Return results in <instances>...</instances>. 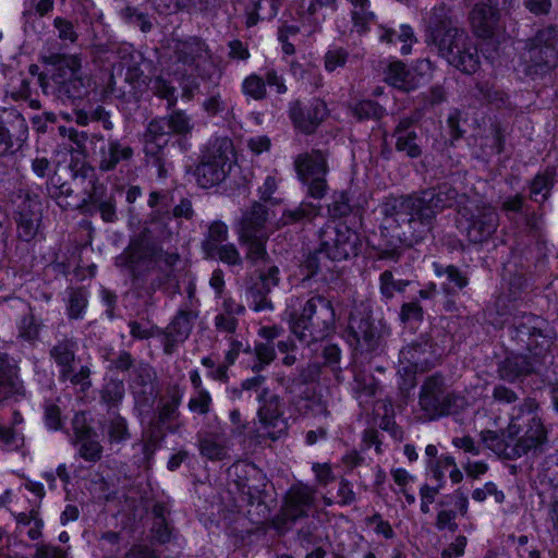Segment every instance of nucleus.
Listing matches in <instances>:
<instances>
[{
  "instance_id": "f257e3e1",
  "label": "nucleus",
  "mask_w": 558,
  "mask_h": 558,
  "mask_svg": "<svg viewBox=\"0 0 558 558\" xmlns=\"http://www.w3.org/2000/svg\"><path fill=\"white\" fill-rule=\"evenodd\" d=\"M470 199L449 183L423 191L420 195L388 198L383 205L385 215V234L393 242H403L408 247L418 243L430 232L438 213L454 204Z\"/></svg>"
},
{
  "instance_id": "f03ea898",
  "label": "nucleus",
  "mask_w": 558,
  "mask_h": 558,
  "mask_svg": "<svg viewBox=\"0 0 558 558\" xmlns=\"http://www.w3.org/2000/svg\"><path fill=\"white\" fill-rule=\"evenodd\" d=\"M50 59L38 81L45 95L64 106H71L70 110L61 112L62 118L69 123L74 121L78 126H87L89 122H102L106 130H111L109 113L100 105L94 108L87 98L90 80L84 75L81 60L65 54L52 56Z\"/></svg>"
},
{
  "instance_id": "7ed1b4c3",
  "label": "nucleus",
  "mask_w": 558,
  "mask_h": 558,
  "mask_svg": "<svg viewBox=\"0 0 558 558\" xmlns=\"http://www.w3.org/2000/svg\"><path fill=\"white\" fill-rule=\"evenodd\" d=\"M192 131L190 117L180 109L148 122L143 134V150L146 163L156 169L159 178L167 177L166 159L171 149L179 154L191 149Z\"/></svg>"
},
{
  "instance_id": "20e7f679",
  "label": "nucleus",
  "mask_w": 558,
  "mask_h": 558,
  "mask_svg": "<svg viewBox=\"0 0 558 558\" xmlns=\"http://www.w3.org/2000/svg\"><path fill=\"white\" fill-rule=\"evenodd\" d=\"M426 43L435 46L439 54L462 73L474 74L480 69L481 58L476 45L450 17L437 14L430 17Z\"/></svg>"
},
{
  "instance_id": "39448f33",
  "label": "nucleus",
  "mask_w": 558,
  "mask_h": 558,
  "mask_svg": "<svg viewBox=\"0 0 558 558\" xmlns=\"http://www.w3.org/2000/svg\"><path fill=\"white\" fill-rule=\"evenodd\" d=\"M119 61L117 70L124 74L126 83L147 87L153 95L166 101L167 109H172L178 102V92L172 82L162 77L154 76L156 64L146 58L143 52L135 49L133 45L123 46L118 51Z\"/></svg>"
},
{
  "instance_id": "423d86ee",
  "label": "nucleus",
  "mask_w": 558,
  "mask_h": 558,
  "mask_svg": "<svg viewBox=\"0 0 558 558\" xmlns=\"http://www.w3.org/2000/svg\"><path fill=\"white\" fill-rule=\"evenodd\" d=\"M335 310L331 302L323 295L306 300L301 310L289 314V328L302 344L323 340L335 327Z\"/></svg>"
},
{
  "instance_id": "0eeeda50",
  "label": "nucleus",
  "mask_w": 558,
  "mask_h": 558,
  "mask_svg": "<svg viewBox=\"0 0 558 558\" xmlns=\"http://www.w3.org/2000/svg\"><path fill=\"white\" fill-rule=\"evenodd\" d=\"M236 162L233 141L228 136H217L210 140L202 153V159L196 166L194 175L202 189L220 184Z\"/></svg>"
},
{
  "instance_id": "6e6552de",
  "label": "nucleus",
  "mask_w": 558,
  "mask_h": 558,
  "mask_svg": "<svg viewBox=\"0 0 558 558\" xmlns=\"http://www.w3.org/2000/svg\"><path fill=\"white\" fill-rule=\"evenodd\" d=\"M90 187L86 191V197L83 198L82 211L95 215L99 214L105 222L117 220V204L122 199L128 205H132L142 195L138 185L114 184L109 189L107 183L94 179L89 181Z\"/></svg>"
},
{
  "instance_id": "1a4fd4ad",
  "label": "nucleus",
  "mask_w": 558,
  "mask_h": 558,
  "mask_svg": "<svg viewBox=\"0 0 558 558\" xmlns=\"http://www.w3.org/2000/svg\"><path fill=\"white\" fill-rule=\"evenodd\" d=\"M511 339L521 349H525L531 357H543L549 352L556 339V331L550 323L539 316L525 314L509 328Z\"/></svg>"
},
{
  "instance_id": "9d476101",
  "label": "nucleus",
  "mask_w": 558,
  "mask_h": 558,
  "mask_svg": "<svg viewBox=\"0 0 558 558\" xmlns=\"http://www.w3.org/2000/svg\"><path fill=\"white\" fill-rule=\"evenodd\" d=\"M418 403L429 418H435L459 412L465 407V399L449 390L444 376L434 374L424 380Z\"/></svg>"
},
{
  "instance_id": "9b49d317",
  "label": "nucleus",
  "mask_w": 558,
  "mask_h": 558,
  "mask_svg": "<svg viewBox=\"0 0 558 558\" xmlns=\"http://www.w3.org/2000/svg\"><path fill=\"white\" fill-rule=\"evenodd\" d=\"M296 177L308 198L322 201L328 191L326 175L328 163L325 154L320 149H312L296 156L294 160Z\"/></svg>"
},
{
  "instance_id": "f8f14e48",
  "label": "nucleus",
  "mask_w": 558,
  "mask_h": 558,
  "mask_svg": "<svg viewBox=\"0 0 558 558\" xmlns=\"http://www.w3.org/2000/svg\"><path fill=\"white\" fill-rule=\"evenodd\" d=\"M459 214L465 219L466 236L472 243L488 241L499 227V215L496 208L484 201L466 199L460 205Z\"/></svg>"
},
{
  "instance_id": "ddd939ff",
  "label": "nucleus",
  "mask_w": 558,
  "mask_h": 558,
  "mask_svg": "<svg viewBox=\"0 0 558 558\" xmlns=\"http://www.w3.org/2000/svg\"><path fill=\"white\" fill-rule=\"evenodd\" d=\"M50 357L58 369V380L60 384L70 385L78 388L83 393L87 392L92 387V369L89 365H81L75 368V350L73 343L69 341L57 342L50 349Z\"/></svg>"
},
{
  "instance_id": "4468645a",
  "label": "nucleus",
  "mask_w": 558,
  "mask_h": 558,
  "mask_svg": "<svg viewBox=\"0 0 558 558\" xmlns=\"http://www.w3.org/2000/svg\"><path fill=\"white\" fill-rule=\"evenodd\" d=\"M259 407L257 418L259 429L265 432L267 438L279 440L288 430V422L284 417V402L268 388H264L257 396Z\"/></svg>"
},
{
  "instance_id": "2eb2a0df",
  "label": "nucleus",
  "mask_w": 558,
  "mask_h": 558,
  "mask_svg": "<svg viewBox=\"0 0 558 558\" xmlns=\"http://www.w3.org/2000/svg\"><path fill=\"white\" fill-rule=\"evenodd\" d=\"M29 135L24 116L16 108H0V156H12L22 150Z\"/></svg>"
},
{
  "instance_id": "dca6fc26",
  "label": "nucleus",
  "mask_w": 558,
  "mask_h": 558,
  "mask_svg": "<svg viewBox=\"0 0 558 558\" xmlns=\"http://www.w3.org/2000/svg\"><path fill=\"white\" fill-rule=\"evenodd\" d=\"M288 116L296 132L313 135L329 116V110L325 100L312 97L307 100L291 101Z\"/></svg>"
},
{
  "instance_id": "f3484780",
  "label": "nucleus",
  "mask_w": 558,
  "mask_h": 558,
  "mask_svg": "<svg viewBox=\"0 0 558 558\" xmlns=\"http://www.w3.org/2000/svg\"><path fill=\"white\" fill-rule=\"evenodd\" d=\"M157 251L155 242L144 235H138L131 239L123 252L116 257L114 264L126 270L133 281H138L145 276L141 266L147 260H153Z\"/></svg>"
},
{
  "instance_id": "a211bd4d",
  "label": "nucleus",
  "mask_w": 558,
  "mask_h": 558,
  "mask_svg": "<svg viewBox=\"0 0 558 558\" xmlns=\"http://www.w3.org/2000/svg\"><path fill=\"white\" fill-rule=\"evenodd\" d=\"M348 243L349 236L344 235L341 229L337 230V238L332 243L323 240L318 248L310 252L301 264V270L305 278H314L319 272L322 256L332 262L347 260L349 258Z\"/></svg>"
},
{
  "instance_id": "6ab92c4d",
  "label": "nucleus",
  "mask_w": 558,
  "mask_h": 558,
  "mask_svg": "<svg viewBox=\"0 0 558 558\" xmlns=\"http://www.w3.org/2000/svg\"><path fill=\"white\" fill-rule=\"evenodd\" d=\"M538 402L534 398H525L518 408V413L512 414L507 427V437L512 441L522 430L521 421L527 422V428L523 436L532 437L541 441H547V432L542 420L537 416Z\"/></svg>"
},
{
  "instance_id": "aec40b11",
  "label": "nucleus",
  "mask_w": 558,
  "mask_h": 558,
  "mask_svg": "<svg viewBox=\"0 0 558 558\" xmlns=\"http://www.w3.org/2000/svg\"><path fill=\"white\" fill-rule=\"evenodd\" d=\"M543 361L522 353H510L497 364V376L506 383L523 381L538 372Z\"/></svg>"
},
{
  "instance_id": "412c9836",
  "label": "nucleus",
  "mask_w": 558,
  "mask_h": 558,
  "mask_svg": "<svg viewBox=\"0 0 558 558\" xmlns=\"http://www.w3.org/2000/svg\"><path fill=\"white\" fill-rule=\"evenodd\" d=\"M32 128L38 134H56L58 133L63 138H69L76 145L78 150L86 148V142L89 138L87 131H78L72 125H64L58 121L53 112H44L43 114H35L32 117Z\"/></svg>"
},
{
  "instance_id": "4be33fe9",
  "label": "nucleus",
  "mask_w": 558,
  "mask_h": 558,
  "mask_svg": "<svg viewBox=\"0 0 558 558\" xmlns=\"http://www.w3.org/2000/svg\"><path fill=\"white\" fill-rule=\"evenodd\" d=\"M522 72L532 78L547 73L557 63V51L551 47L527 45V50L522 54Z\"/></svg>"
},
{
  "instance_id": "5701e85b",
  "label": "nucleus",
  "mask_w": 558,
  "mask_h": 558,
  "mask_svg": "<svg viewBox=\"0 0 558 558\" xmlns=\"http://www.w3.org/2000/svg\"><path fill=\"white\" fill-rule=\"evenodd\" d=\"M192 320V312L179 310L166 330H159V333L163 336L162 348L166 354H172L178 344L183 343L190 337L193 328Z\"/></svg>"
},
{
  "instance_id": "b1692460",
  "label": "nucleus",
  "mask_w": 558,
  "mask_h": 558,
  "mask_svg": "<svg viewBox=\"0 0 558 558\" xmlns=\"http://www.w3.org/2000/svg\"><path fill=\"white\" fill-rule=\"evenodd\" d=\"M268 219V208L260 202L253 204L242 213L235 230L238 240L255 238L257 235H266L265 227Z\"/></svg>"
},
{
  "instance_id": "393cba45",
  "label": "nucleus",
  "mask_w": 558,
  "mask_h": 558,
  "mask_svg": "<svg viewBox=\"0 0 558 558\" xmlns=\"http://www.w3.org/2000/svg\"><path fill=\"white\" fill-rule=\"evenodd\" d=\"M14 220L17 226L19 238L24 242L33 241L41 220L39 204L27 196L21 202L14 211Z\"/></svg>"
},
{
  "instance_id": "a878e982",
  "label": "nucleus",
  "mask_w": 558,
  "mask_h": 558,
  "mask_svg": "<svg viewBox=\"0 0 558 558\" xmlns=\"http://www.w3.org/2000/svg\"><path fill=\"white\" fill-rule=\"evenodd\" d=\"M134 155L132 146L118 138H109L100 146L98 167L102 172L114 170L120 163L129 162Z\"/></svg>"
},
{
  "instance_id": "bb28decb",
  "label": "nucleus",
  "mask_w": 558,
  "mask_h": 558,
  "mask_svg": "<svg viewBox=\"0 0 558 558\" xmlns=\"http://www.w3.org/2000/svg\"><path fill=\"white\" fill-rule=\"evenodd\" d=\"M498 9L487 3H476L470 12V22L474 34L481 38L493 37L499 22Z\"/></svg>"
},
{
  "instance_id": "cd10ccee",
  "label": "nucleus",
  "mask_w": 558,
  "mask_h": 558,
  "mask_svg": "<svg viewBox=\"0 0 558 558\" xmlns=\"http://www.w3.org/2000/svg\"><path fill=\"white\" fill-rule=\"evenodd\" d=\"M418 121L416 114L402 118L397 124L393 136L396 137V149L403 151L410 158H417L422 155V148L417 143V135L413 125Z\"/></svg>"
},
{
  "instance_id": "c85d7f7f",
  "label": "nucleus",
  "mask_w": 558,
  "mask_h": 558,
  "mask_svg": "<svg viewBox=\"0 0 558 558\" xmlns=\"http://www.w3.org/2000/svg\"><path fill=\"white\" fill-rule=\"evenodd\" d=\"M25 389L19 380L16 366L7 353H0V403L15 397H24Z\"/></svg>"
},
{
  "instance_id": "c756f323",
  "label": "nucleus",
  "mask_w": 558,
  "mask_h": 558,
  "mask_svg": "<svg viewBox=\"0 0 558 558\" xmlns=\"http://www.w3.org/2000/svg\"><path fill=\"white\" fill-rule=\"evenodd\" d=\"M312 504L313 496L307 487L293 486L288 492L281 508L284 510V515L292 521H298L308 515Z\"/></svg>"
},
{
  "instance_id": "7c9ffc66",
  "label": "nucleus",
  "mask_w": 558,
  "mask_h": 558,
  "mask_svg": "<svg viewBox=\"0 0 558 558\" xmlns=\"http://www.w3.org/2000/svg\"><path fill=\"white\" fill-rule=\"evenodd\" d=\"M202 108L206 116L218 126L230 125L235 119L232 100L222 98L219 93L206 97Z\"/></svg>"
},
{
  "instance_id": "2f4dec72",
  "label": "nucleus",
  "mask_w": 558,
  "mask_h": 558,
  "mask_svg": "<svg viewBox=\"0 0 558 558\" xmlns=\"http://www.w3.org/2000/svg\"><path fill=\"white\" fill-rule=\"evenodd\" d=\"M182 399L183 391L179 386H173L172 388L168 389L167 400L158 405L151 418L158 423H161V425L165 424L167 426H177L173 424V421H175L179 416V408L182 403Z\"/></svg>"
},
{
  "instance_id": "473e14b6",
  "label": "nucleus",
  "mask_w": 558,
  "mask_h": 558,
  "mask_svg": "<svg viewBox=\"0 0 558 558\" xmlns=\"http://www.w3.org/2000/svg\"><path fill=\"white\" fill-rule=\"evenodd\" d=\"M178 432V426H167L165 424L158 423L154 418H151L144 429V444L143 450L144 453H150L161 448L162 444L166 440V437L169 434H175Z\"/></svg>"
},
{
  "instance_id": "72a5a7b5",
  "label": "nucleus",
  "mask_w": 558,
  "mask_h": 558,
  "mask_svg": "<svg viewBox=\"0 0 558 558\" xmlns=\"http://www.w3.org/2000/svg\"><path fill=\"white\" fill-rule=\"evenodd\" d=\"M320 201L317 203L303 201L294 208L284 209L281 215L283 225H294L303 221H312L318 216L324 215Z\"/></svg>"
},
{
  "instance_id": "f704fd0d",
  "label": "nucleus",
  "mask_w": 558,
  "mask_h": 558,
  "mask_svg": "<svg viewBox=\"0 0 558 558\" xmlns=\"http://www.w3.org/2000/svg\"><path fill=\"white\" fill-rule=\"evenodd\" d=\"M124 393L123 380L118 377H112L100 389V401L110 412L120 407Z\"/></svg>"
},
{
  "instance_id": "c9c22d12",
  "label": "nucleus",
  "mask_w": 558,
  "mask_h": 558,
  "mask_svg": "<svg viewBox=\"0 0 558 558\" xmlns=\"http://www.w3.org/2000/svg\"><path fill=\"white\" fill-rule=\"evenodd\" d=\"M94 422L95 420L88 411H78L74 414L72 429L76 441L98 438Z\"/></svg>"
},
{
  "instance_id": "e433bc0d",
  "label": "nucleus",
  "mask_w": 558,
  "mask_h": 558,
  "mask_svg": "<svg viewBox=\"0 0 558 558\" xmlns=\"http://www.w3.org/2000/svg\"><path fill=\"white\" fill-rule=\"evenodd\" d=\"M229 229L225 221L214 220L209 223L205 239L202 242L204 255H209L216 246L228 240Z\"/></svg>"
},
{
  "instance_id": "4c0bfd02",
  "label": "nucleus",
  "mask_w": 558,
  "mask_h": 558,
  "mask_svg": "<svg viewBox=\"0 0 558 558\" xmlns=\"http://www.w3.org/2000/svg\"><path fill=\"white\" fill-rule=\"evenodd\" d=\"M88 306V292L80 287L69 293L66 316L71 320H81L85 317Z\"/></svg>"
},
{
  "instance_id": "58836bf2",
  "label": "nucleus",
  "mask_w": 558,
  "mask_h": 558,
  "mask_svg": "<svg viewBox=\"0 0 558 558\" xmlns=\"http://www.w3.org/2000/svg\"><path fill=\"white\" fill-rule=\"evenodd\" d=\"M341 202H332L331 204L322 205L324 216L330 218H344L343 222L335 229L337 233L338 229H341L344 235L349 236V225H347L345 218L349 216V190H343L340 194Z\"/></svg>"
},
{
  "instance_id": "ea45409f",
  "label": "nucleus",
  "mask_w": 558,
  "mask_h": 558,
  "mask_svg": "<svg viewBox=\"0 0 558 558\" xmlns=\"http://www.w3.org/2000/svg\"><path fill=\"white\" fill-rule=\"evenodd\" d=\"M134 384L141 387V390L135 392V403L140 407L150 409L156 397L150 373L147 371L137 373L134 377Z\"/></svg>"
},
{
  "instance_id": "a19ab883",
  "label": "nucleus",
  "mask_w": 558,
  "mask_h": 558,
  "mask_svg": "<svg viewBox=\"0 0 558 558\" xmlns=\"http://www.w3.org/2000/svg\"><path fill=\"white\" fill-rule=\"evenodd\" d=\"M241 92L246 99L262 101L267 98V88L262 73H251L241 83Z\"/></svg>"
},
{
  "instance_id": "79ce46f5",
  "label": "nucleus",
  "mask_w": 558,
  "mask_h": 558,
  "mask_svg": "<svg viewBox=\"0 0 558 558\" xmlns=\"http://www.w3.org/2000/svg\"><path fill=\"white\" fill-rule=\"evenodd\" d=\"M351 20L357 33L367 31L368 24L375 20V14L369 10V0H351Z\"/></svg>"
},
{
  "instance_id": "37998d69",
  "label": "nucleus",
  "mask_w": 558,
  "mask_h": 558,
  "mask_svg": "<svg viewBox=\"0 0 558 558\" xmlns=\"http://www.w3.org/2000/svg\"><path fill=\"white\" fill-rule=\"evenodd\" d=\"M555 183L551 172H544L536 174L530 182V198L534 202L545 203L549 195L550 190Z\"/></svg>"
},
{
  "instance_id": "c03bdc74",
  "label": "nucleus",
  "mask_w": 558,
  "mask_h": 558,
  "mask_svg": "<svg viewBox=\"0 0 558 558\" xmlns=\"http://www.w3.org/2000/svg\"><path fill=\"white\" fill-rule=\"evenodd\" d=\"M544 444L545 441L521 436L511 444V449L508 451V460H515L529 453L537 456L543 451Z\"/></svg>"
},
{
  "instance_id": "a18cd8bd",
  "label": "nucleus",
  "mask_w": 558,
  "mask_h": 558,
  "mask_svg": "<svg viewBox=\"0 0 558 558\" xmlns=\"http://www.w3.org/2000/svg\"><path fill=\"white\" fill-rule=\"evenodd\" d=\"M386 81L402 90H410L413 88V84L411 82V73L407 69L405 64L397 61L389 64Z\"/></svg>"
},
{
  "instance_id": "49530a36",
  "label": "nucleus",
  "mask_w": 558,
  "mask_h": 558,
  "mask_svg": "<svg viewBox=\"0 0 558 558\" xmlns=\"http://www.w3.org/2000/svg\"><path fill=\"white\" fill-rule=\"evenodd\" d=\"M106 430L111 445L124 444L131 438L128 421L119 413L109 420Z\"/></svg>"
},
{
  "instance_id": "de8ad7c7",
  "label": "nucleus",
  "mask_w": 558,
  "mask_h": 558,
  "mask_svg": "<svg viewBox=\"0 0 558 558\" xmlns=\"http://www.w3.org/2000/svg\"><path fill=\"white\" fill-rule=\"evenodd\" d=\"M207 259L218 260L227 266L241 267L243 264L239 250L233 243H226L216 246L209 255H205Z\"/></svg>"
},
{
  "instance_id": "09e8293b",
  "label": "nucleus",
  "mask_w": 558,
  "mask_h": 558,
  "mask_svg": "<svg viewBox=\"0 0 558 558\" xmlns=\"http://www.w3.org/2000/svg\"><path fill=\"white\" fill-rule=\"evenodd\" d=\"M276 359L275 343H255L254 357L251 364V369L254 373H260Z\"/></svg>"
},
{
  "instance_id": "8fccbe9b",
  "label": "nucleus",
  "mask_w": 558,
  "mask_h": 558,
  "mask_svg": "<svg viewBox=\"0 0 558 558\" xmlns=\"http://www.w3.org/2000/svg\"><path fill=\"white\" fill-rule=\"evenodd\" d=\"M267 92L276 95H284L288 93L286 77L283 71L278 70L274 64L266 65L262 70Z\"/></svg>"
},
{
  "instance_id": "3c124183",
  "label": "nucleus",
  "mask_w": 558,
  "mask_h": 558,
  "mask_svg": "<svg viewBox=\"0 0 558 558\" xmlns=\"http://www.w3.org/2000/svg\"><path fill=\"white\" fill-rule=\"evenodd\" d=\"M322 365L324 367L329 368L333 375L335 378L340 381L342 376V369L340 367V361H341V349L336 343H327L322 349Z\"/></svg>"
},
{
  "instance_id": "603ef678",
  "label": "nucleus",
  "mask_w": 558,
  "mask_h": 558,
  "mask_svg": "<svg viewBox=\"0 0 558 558\" xmlns=\"http://www.w3.org/2000/svg\"><path fill=\"white\" fill-rule=\"evenodd\" d=\"M507 430L499 435L495 430H483L481 433L482 441L499 457L508 460V451L511 449V444L506 439Z\"/></svg>"
},
{
  "instance_id": "864d4df0",
  "label": "nucleus",
  "mask_w": 558,
  "mask_h": 558,
  "mask_svg": "<svg viewBox=\"0 0 558 558\" xmlns=\"http://www.w3.org/2000/svg\"><path fill=\"white\" fill-rule=\"evenodd\" d=\"M123 15L128 24L137 27L144 34L153 28L150 15L136 7H126Z\"/></svg>"
},
{
  "instance_id": "5fc2aeb1",
  "label": "nucleus",
  "mask_w": 558,
  "mask_h": 558,
  "mask_svg": "<svg viewBox=\"0 0 558 558\" xmlns=\"http://www.w3.org/2000/svg\"><path fill=\"white\" fill-rule=\"evenodd\" d=\"M198 449L202 457L210 461H221L226 457V448L213 437L199 439Z\"/></svg>"
},
{
  "instance_id": "6e6d98bb",
  "label": "nucleus",
  "mask_w": 558,
  "mask_h": 558,
  "mask_svg": "<svg viewBox=\"0 0 558 558\" xmlns=\"http://www.w3.org/2000/svg\"><path fill=\"white\" fill-rule=\"evenodd\" d=\"M150 534L157 545H167L177 537V531L169 521L153 522Z\"/></svg>"
},
{
  "instance_id": "4d7b16f0",
  "label": "nucleus",
  "mask_w": 558,
  "mask_h": 558,
  "mask_svg": "<svg viewBox=\"0 0 558 558\" xmlns=\"http://www.w3.org/2000/svg\"><path fill=\"white\" fill-rule=\"evenodd\" d=\"M153 291L169 292L178 287V280L174 269H165L159 267L156 277L151 280Z\"/></svg>"
},
{
  "instance_id": "13d9d810",
  "label": "nucleus",
  "mask_w": 558,
  "mask_h": 558,
  "mask_svg": "<svg viewBox=\"0 0 558 558\" xmlns=\"http://www.w3.org/2000/svg\"><path fill=\"white\" fill-rule=\"evenodd\" d=\"M314 380L312 373L305 368L291 371L289 375L282 376L280 381L291 392L300 390L302 386Z\"/></svg>"
},
{
  "instance_id": "bf43d9fd",
  "label": "nucleus",
  "mask_w": 558,
  "mask_h": 558,
  "mask_svg": "<svg viewBox=\"0 0 558 558\" xmlns=\"http://www.w3.org/2000/svg\"><path fill=\"white\" fill-rule=\"evenodd\" d=\"M379 281L380 292L387 299H391L395 292L404 291L405 287L409 284L408 280H395L391 270H385L380 275Z\"/></svg>"
},
{
  "instance_id": "052dcab7",
  "label": "nucleus",
  "mask_w": 558,
  "mask_h": 558,
  "mask_svg": "<svg viewBox=\"0 0 558 558\" xmlns=\"http://www.w3.org/2000/svg\"><path fill=\"white\" fill-rule=\"evenodd\" d=\"M211 404L210 392L207 389H201L196 396L190 398L187 409L192 413L206 415L209 413Z\"/></svg>"
},
{
  "instance_id": "680f3d73",
  "label": "nucleus",
  "mask_w": 558,
  "mask_h": 558,
  "mask_svg": "<svg viewBox=\"0 0 558 558\" xmlns=\"http://www.w3.org/2000/svg\"><path fill=\"white\" fill-rule=\"evenodd\" d=\"M81 446L78 449L80 457L90 463H96L102 454V447L98 438H92L77 441Z\"/></svg>"
},
{
  "instance_id": "e2e57ef3",
  "label": "nucleus",
  "mask_w": 558,
  "mask_h": 558,
  "mask_svg": "<svg viewBox=\"0 0 558 558\" xmlns=\"http://www.w3.org/2000/svg\"><path fill=\"white\" fill-rule=\"evenodd\" d=\"M267 235H257L255 238L244 239L239 241L242 245L247 248V258L252 260L264 259L267 255L266 251Z\"/></svg>"
},
{
  "instance_id": "0e129e2a",
  "label": "nucleus",
  "mask_w": 558,
  "mask_h": 558,
  "mask_svg": "<svg viewBox=\"0 0 558 558\" xmlns=\"http://www.w3.org/2000/svg\"><path fill=\"white\" fill-rule=\"evenodd\" d=\"M254 12L247 15V26H253L257 23L260 13H264L267 8V15L269 17L278 14V0H253Z\"/></svg>"
},
{
  "instance_id": "69168bd1",
  "label": "nucleus",
  "mask_w": 558,
  "mask_h": 558,
  "mask_svg": "<svg viewBox=\"0 0 558 558\" xmlns=\"http://www.w3.org/2000/svg\"><path fill=\"white\" fill-rule=\"evenodd\" d=\"M437 275H446L447 280L452 283L451 288H448L447 291H454V288L463 289L468 286L469 279L468 277L456 266L449 265L447 267H436Z\"/></svg>"
},
{
  "instance_id": "338daca9",
  "label": "nucleus",
  "mask_w": 558,
  "mask_h": 558,
  "mask_svg": "<svg viewBox=\"0 0 558 558\" xmlns=\"http://www.w3.org/2000/svg\"><path fill=\"white\" fill-rule=\"evenodd\" d=\"M40 325L33 315L24 316L19 324V335L25 341H36L39 337Z\"/></svg>"
},
{
  "instance_id": "774afa93",
  "label": "nucleus",
  "mask_w": 558,
  "mask_h": 558,
  "mask_svg": "<svg viewBox=\"0 0 558 558\" xmlns=\"http://www.w3.org/2000/svg\"><path fill=\"white\" fill-rule=\"evenodd\" d=\"M353 114L359 120L378 119L383 114V108L375 101L364 100L355 106Z\"/></svg>"
}]
</instances>
